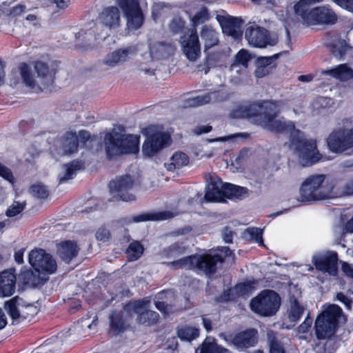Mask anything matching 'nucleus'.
<instances>
[{
  "label": "nucleus",
  "mask_w": 353,
  "mask_h": 353,
  "mask_svg": "<svg viewBox=\"0 0 353 353\" xmlns=\"http://www.w3.org/2000/svg\"><path fill=\"white\" fill-rule=\"evenodd\" d=\"M331 50L334 57L341 58L345 54V48L343 46L334 45Z\"/></svg>",
  "instance_id": "obj_58"
},
{
  "label": "nucleus",
  "mask_w": 353,
  "mask_h": 353,
  "mask_svg": "<svg viewBox=\"0 0 353 353\" xmlns=\"http://www.w3.org/2000/svg\"><path fill=\"white\" fill-rule=\"evenodd\" d=\"M0 176L3 177L10 183H13L14 180V176L10 169L4 165L1 162H0Z\"/></svg>",
  "instance_id": "obj_51"
},
{
  "label": "nucleus",
  "mask_w": 353,
  "mask_h": 353,
  "mask_svg": "<svg viewBox=\"0 0 353 353\" xmlns=\"http://www.w3.org/2000/svg\"><path fill=\"white\" fill-rule=\"evenodd\" d=\"M225 183H223L221 179H211L210 183L206 188L205 199L214 202L225 201Z\"/></svg>",
  "instance_id": "obj_20"
},
{
  "label": "nucleus",
  "mask_w": 353,
  "mask_h": 353,
  "mask_svg": "<svg viewBox=\"0 0 353 353\" xmlns=\"http://www.w3.org/2000/svg\"><path fill=\"white\" fill-rule=\"evenodd\" d=\"M273 57H261L256 60L257 65L268 68L273 61Z\"/></svg>",
  "instance_id": "obj_57"
},
{
  "label": "nucleus",
  "mask_w": 353,
  "mask_h": 353,
  "mask_svg": "<svg viewBox=\"0 0 353 353\" xmlns=\"http://www.w3.org/2000/svg\"><path fill=\"white\" fill-rule=\"evenodd\" d=\"M185 26V21L180 17H174L170 23V30L173 34L180 32Z\"/></svg>",
  "instance_id": "obj_47"
},
{
  "label": "nucleus",
  "mask_w": 353,
  "mask_h": 353,
  "mask_svg": "<svg viewBox=\"0 0 353 353\" xmlns=\"http://www.w3.org/2000/svg\"><path fill=\"white\" fill-rule=\"evenodd\" d=\"M26 9L25 5L18 4L15 6L10 8L8 10V14L12 17H16L21 14Z\"/></svg>",
  "instance_id": "obj_55"
},
{
  "label": "nucleus",
  "mask_w": 353,
  "mask_h": 353,
  "mask_svg": "<svg viewBox=\"0 0 353 353\" xmlns=\"http://www.w3.org/2000/svg\"><path fill=\"white\" fill-rule=\"evenodd\" d=\"M110 237V233L109 230L103 227L98 229L96 232V239L98 241H107Z\"/></svg>",
  "instance_id": "obj_53"
},
{
  "label": "nucleus",
  "mask_w": 353,
  "mask_h": 353,
  "mask_svg": "<svg viewBox=\"0 0 353 353\" xmlns=\"http://www.w3.org/2000/svg\"><path fill=\"white\" fill-rule=\"evenodd\" d=\"M170 137L165 132H157L147 138L143 145L142 152L144 156L151 157L160 150L170 145Z\"/></svg>",
  "instance_id": "obj_16"
},
{
  "label": "nucleus",
  "mask_w": 353,
  "mask_h": 353,
  "mask_svg": "<svg viewBox=\"0 0 353 353\" xmlns=\"http://www.w3.org/2000/svg\"><path fill=\"white\" fill-rule=\"evenodd\" d=\"M83 167V163L79 161H72V162L64 164L63 165V171L59 174V183H65L70 179L74 178L77 174V171L81 170Z\"/></svg>",
  "instance_id": "obj_30"
},
{
  "label": "nucleus",
  "mask_w": 353,
  "mask_h": 353,
  "mask_svg": "<svg viewBox=\"0 0 353 353\" xmlns=\"http://www.w3.org/2000/svg\"><path fill=\"white\" fill-rule=\"evenodd\" d=\"M150 303L149 300L130 302L126 305V310L133 311L138 315L137 321L139 323L150 326L157 323L159 317L157 312L148 309Z\"/></svg>",
  "instance_id": "obj_12"
},
{
  "label": "nucleus",
  "mask_w": 353,
  "mask_h": 353,
  "mask_svg": "<svg viewBox=\"0 0 353 353\" xmlns=\"http://www.w3.org/2000/svg\"><path fill=\"white\" fill-rule=\"evenodd\" d=\"M338 260V254L334 251L321 252L312 256L316 269L332 276L337 275Z\"/></svg>",
  "instance_id": "obj_13"
},
{
  "label": "nucleus",
  "mask_w": 353,
  "mask_h": 353,
  "mask_svg": "<svg viewBox=\"0 0 353 353\" xmlns=\"http://www.w3.org/2000/svg\"><path fill=\"white\" fill-rule=\"evenodd\" d=\"M139 137L125 134L123 128L113 129L104 137L106 154L112 158L123 154H135L139 151Z\"/></svg>",
  "instance_id": "obj_3"
},
{
  "label": "nucleus",
  "mask_w": 353,
  "mask_h": 353,
  "mask_svg": "<svg viewBox=\"0 0 353 353\" xmlns=\"http://www.w3.org/2000/svg\"><path fill=\"white\" fill-rule=\"evenodd\" d=\"M313 319L309 315L305 318V321L299 326L298 332L299 334H306L311 329Z\"/></svg>",
  "instance_id": "obj_52"
},
{
  "label": "nucleus",
  "mask_w": 353,
  "mask_h": 353,
  "mask_svg": "<svg viewBox=\"0 0 353 353\" xmlns=\"http://www.w3.org/2000/svg\"><path fill=\"white\" fill-rule=\"evenodd\" d=\"M210 19V14L208 10L203 7L192 18V23L193 28H196V26L203 24Z\"/></svg>",
  "instance_id": "obj_42"
},
{
  "label": "nucleus",
  "mask_w": 353,
  "mask_h": 353,
  "mask_svg": "<svg viewBox=\"0 0 353 353\" xmlns=\"http://www.w3.org/2000/svg\"><path fill=\"white\" fill-rule=\"evenodd\" d=\"M331 102L330 98L327 97H318L312 103V106L314 111L319 113L321 111L327 107L330 106Z\"/></svg>",
  "instance_id": "obj_44"
},
{
  "label": "nucleus",
  "mask_w": 353,
  "mask_h": 353,
  "mask_svg": "<svg viewBox=\"0 0 353 353\" xmlns=\"http://www.w3.org/2000/svg\"><path fill=\"white\" fill-rule=\"evenodd\" d=\"M28 261L35 271L38 272L52 274L57 268L55 259L43 249L32 250L29 253Z\"/></svg>",
  "instance_id": "obj_11"
},
{
  "label": "nucleus",
  "mask_w": 353,
  "mask_h": 353,
  "mask_svg": "<svg viewBox=\"0 0 353 353\" xmlns=\"http://www.w3.org/2000/svg\"><path fill=\"white\" fill-rule=\"evenodd\" d=\"M22 82L30 88L43 90L54 83L55 72L40 61L21 63L17 67Z\"/></svg>",
  "instance_id": "obj_2"
},
{
  "label": "nucleus",
  "mask_w": 353,
  "mask_h": 353,
  "mask_svg": "<svg viewBox=\"0 0 353 353\" xmlns=\"http://www.w3.org/2000/svg\"><path fill=\"white\" fill-rule=\"evenodd\" d=\"M100 22L110 29H117L120 26V11L115 6L105 8L99 15Z\"/></svg>",
  "instance_id": "obj_21"
},
{
  "label": "nucleus",
  "mask_w": 353,
  "mask_h": 353,
  "mask_svg": "<svg viewBox=\"0 0 353 353\" xmlns=\"http://www.w3.org/2000/svg\"><path fill=\"white\" fill-rule=\"evenodd\" d=\"M325 174H314L308 176L301 183L298 200L301 202L312 203L332 199L333 185L325 183Z\"/></svg>",
  "instance_id": "obj_4"
},
{
  "label": "nucleus",
  "mask_w": 353,
  "mask_h": 353,
  "mask_svg": "<svg viewBox=\"0 0 353 353\" xmlns=\"http://www.w3.org/2000/svg\"><path fill=\"white\" fill-rule=\"evenodd\" d=\"M337 21L335 12L327 7H318L312 9L309 12V18L306 19L307 25H333Z\"/></svg>",
  "instance_id": "obj_17"
},
{
  "label": "nucleus",
  "mask_w": 353,
  "mask_h": 353,
  "mask_svg": "<svg viewBox=\"0 0 353 353\" xmlns=\"http://www.w3.org/2000/svg\"><path fill=\"white\" fill-rule=\"evenodd\" d=\"M257 331L250 329L236 334L233 338V345L236 347H250L257 343Z\"/></svg>",
  "instance_id": "obj_23"
},
{
  "label": "nucleus",
  "mask_w": 353,
  "mask_h": 353,
  "mask_svg": "<svg viewBox=\"0 0 353 353\" xmlns=\"http://www.w3.org/2000/svg\"><path fill=\"white\" fill-rule=\"evenodd\" d=\"M137 52L134 46H127L117 49L108 54L103 60V63L110 68H114L129 61Z\"/></svg>",
  "instance_id": "obj_18"
},
{
  "label": "nucleus",
  "mask_w": 353,
  "mask_h": 353,
  "mask_svg": "<svg viewBox=\"0 0 353 353\" xmlns=\"http://www.w3.org/2000/svg\"><path fill=\"white\" fill-rule=\"evenodd\" d=\"M279 113L276 103L262 101L239 107L234 111V116L252 119L255 123L271 132L290 133V147L296 152L299 163L303 166L325 161L317 150L316 141L305 139L303 133L295 129L292 121L283 117L277 118Z\"/></svg>",
  "instance_id": "obj_1"
},
{
  "label": "nucleus",
  "mask_w": 353,
  "mask_h": 353,
  "mask_svg": "<svg viewBox=\"0 0 353 353\" xmlns=\"http://www.w3.org/2000/svg\"><path fill=\"white\" fill-rule=\"evenodd\" d=\"M200 353H214L213 345L204 342L201 345Z\"/></svg>",
  "instance_id": "obj_62"
},
{
  "label": "nucleus",
  "mask_w": 353,
  "mask_h": 353,
  "mask_svg": "<svg viewBox=\"0 0 353 353\" xmlns=\"http://www.w3.org/2000/svg\"><path fill=\"white\" fill-rule=\"evenodd\" d=\"M144 248L139 241L132 242L127 250L126 254L129 261H136L139 259L143 253Z\"/></svg>",
  "instance_id": "obj_37"
},
{
  "label": "nucleus",
  "mask_w": 353,
  "mask_h": 353,
  "mask_svg": "<svg viewBox=\"0 0 353 353\" xmlns=\"http://www.w3.org/2000/svg\"><path fill=\"white\" fill-rule=\"evenodd\" d=\"M262 234V230L258 228H249L245 232L246 237L254 239L259 245L263 244Z\"/></svg>",
  "instance_id": "obj_43"
},
{
  "label": "nucleus",
  "mask_w": 353,
  "mask_h": 353,
  "mask_svg": "<svg viewBox=\"0 0 353 353\" xmlns=\"http://www.w3.org/2000/svg\"><path fill=\"white\" fill-rule=\"evenodd\" d=\"M267 336L270 346V353H285L283 344L274 332L268 330Z\"/></svg>",
  "instance_id": "obj_36"
},
{
  "label": "nucleus",
  "mask_w": 353,
  "mask_h": 353,
  "mask_svg": "<svg viewBox=\"0 0 353 353\" xmlns=\"http://www.w3.org/2000/svg\"><path fill=\"white\" fill-rule=\"evenodd\" d=\"M269 73V68L257 65L254 74L257 78H262Z\"/></svg>",
  "instance_id": "obj_60"
},
{
  "label": "nucleus",
  "mask_w": 353,
  "mask_h": 353,
  "mask_svg": "<svg viewBox=\"0 0 353 353\" xmlns=\"http://www.w3.org/2000/svg\"><path fill=\"white\" fill-rule=\"evenodd\" d=\"M312 4L307 0H300L294 6V11L296 14L299 15L303 21L306 23V19L309 18V12L311 10L310 7Z\"/></svg>",
  "instance_id": "obj_41"
},
{
  "label": "nucleus",
  "mask_w": 353,
  "mask_h": 353,
  "mask_svg": "<svg viewBox=\"0 0 353 353\" xmlns=\"http://www.w3.org/2000/svg\"><path fill=\"white\" fill-rule=\"evenodd\" d=\"M61 148L64 154H71L77 152L78 142L76 132H67L61 139Z\"/></svg>",
  "instance_id": "obj_31"
},
{
  "label": "nucleus",
  "mask_w": 353,
  "mask_h": 353,
  "mask_svg": "<svg viewBox=\"0 0 353 353\" xmlns=\"http://www.w3.org/2000/svg\"><path fill=\"white\" fill-rule=\"evenodd\" d=\"M188 157L185 153L178 152L172 156L170 162L165 164V167L168 170L174 171L188 165Z\"/></svg>",
  "instance_id": "obj_34"
},
{
  "label": "nucleus",
  "mask_w": 353,
  "mask_h": 353,
  "mask_svg": "<svg viewBox=\"0 0 353 353\" xmlns=\"http://www.w3.org/2000/svg\"><path fill=\"white\" fill-rule=\"evenodd\" d=\"M31 192L34 196H36L39 199H46L48 197L49 194L46 187L41 184L32 185Z\"/></svg>",
  "instance_id": "obj_45"
},
{
  "label": "nucleus",
  "mask_w": 353,
  "mask_h": 353,
  "mask_svg": "<svg viewBox=\"0 0 353 353\" xmlns=\"http://www.w3.org/2000/svg\"><path fill=\"white\" fill-rule=\"evenodd\" d=\"M201 40L204 43V51L217 46L219 43V33L211 26H203L200 31Z\"/></svg>",
  "instance_id": "obj_26"
},
{
  "label": "nucleus",
  "mask_w": 353,
  "mask_h": 353,
  "mask_svg": "<svg viewBox=\"0 0 353 353\" xmlns=\"http://www.w3.org/2000/svg\"><path fill=\"white\" fill-rule=\"evenodd\" d=\"M25 250L21 249L14 253V260L18 264H22L23 263V253Z\"/></svg>",
  "instance_id": "obj_64"
},
{
  "label": "nucleus",
  "mask_w": 353,
  "mask_h": 353,
  "mask_svg": "<svg viewBox=\"0 0 353 353\" xmlns=\"http://www.w3.org/2000/svg\"><path fill=\"white\" fill-rule=\"evenodd\" d=\"M183 53L188 60L196 61L201 55V46L196 28L188 31L180 40Z\"/></svg>",
  "instance_id": "obj_14"
},
{
  "label": "nucleus",
  "mask_w": 353,
  "mask_h": 353,
  "mask_svg": "<svg viewBox=\"0 0 353 353\" xmlns=\"http://www.w3.org/2000/svg\"><path fill=\"white\" fill-rule=\"evenodd\" d=\"M329 149L341 153L353 148V124L349 120L343 121L334 129L327 139Z\"/></svg>",
  "instance_id": "obj_6"
},
{
  "label": "nucleus",
  "mask_w": 353,
  "mask_h": 353,
  "mask_svg": "<svg viewBox=\"0 0 353 353\" xmlns=\"http://www.w3.org/2000/svg\"><path fill=\"white\" fill-rule=\"evenodd\" d=\"M110 328L114 334H117L124 330L125 323L120 312H113L110 317Z\"/></svg>",
  "instance_id": "obj_38"
},
{
  "label": "nucleus",
  "mask_w": 353,
  "mask_h": 353,
  "mask_svg": "<svg viewBox=\"0 0 353 353\" xmlns=\"http://www.w3.org/2000/svg\"><path fill=\"white\" fill-rule=\"evenodd\" d=\"M253 25L248 27L245 33V39L250 45L256 48H265L266 46H274L278 42L277 37L271 35L268 31L256 24V21L250 22Z\"/></svg>",
  "instance_id": "obj_10"
},
{
  "label": "nucleus",
  "mask_w": 353,
  "mask_h": 353,
  "mask_svg": "<svg viewBox=\"0 0 353 353\" xmlns=\"http://www.w3.org/2000/svg\"><path fill=\"white\" fill-rule=\"evenodd\" d=\"M341 313L339 306L332 305L317 316L314 327L319 339L330 338L334 334Z\"/></svg>",
  "instance_id": "obj_7"
},
{
  "label": "nucleus",
  "mask_w": 353,
  "mask_h": 353,
  "mask_svg": "<svg viewBox=\"0 0 353 353\" xmlns=\"http://www.w3.org/2000/svg\"><path fill=\"white\" fill-rule=\"evenodd\" d=\"M341 8L353 11V0H332Z\"/></svg>",
  "instance_id": "obj_56"
},
{
  "label": "nucleus",
  "mask_w": 353,
  "mask_h": 353,
  "mask_svg": "<svg viewBox=\"0 0 353 353\" xmlns=\"http://www.w3.org/2000/svg\"><path fill=\"white\" fill-rule=\"evenodd\" d=\"M256 284L255 281L240 283L236 285V290L242 295L248 294L254 290Z\"/></svg>",
  "instance_id": "obj_48"
},
{
  "label": "nucleus",
  "mask_w": 353,
  "mask_h": 353,
  "mask_svg": "<svg viewBox=\"0 0 353 353\" xmlns=\"http://www.w3.org/2000/svg\"><path fill=\"white\" fill-rule=\"evenodd\" d=\"M24 209V205L19 202H14L12 205L10 206L9 208L6 210V214L8 217H12L20 212H21Z\"/></svg>",
  "instance_id": "obj_49"
},
{
  "label": "nucleus",
  "mask_w": 353,
  "mask_h": 353,
  "mask_svg": "<svg viewBox=\"0 0 353 353\" xmlns=\"http://www.w3.org/2000/svg\"><path fill=\"white\" fill-rule=\"evenodd\" d=\"M199 335V330L192 327H183L178 330L177 336L183 341H191Z\"/></svg>",
  "instance_id": "obj_39"
},
{
  "label": "nucleus",
  "mask_w": 353,
  "mask_h": 353,
  "mask_svg": "<svg viewBox=\"0 0 353 353\" xmlns=\"http://www.w3.org/2000/svg\"><path fill=\"white\" fill-rule=\"evenodd\" d=\"M156 307L162 313L166 314L168 312V305L164 301H155Z\"/></svg>",
  "instance_id": "obj_63"
},
{
  "label": "nucleus",
  "mask_w": 353,
  "mask_h": 353,
  "mask_svg": "<svg viewBox=\"0 0 353 353\" xmlns=\"http://www.w3.org/2000/svg\"><path fill=\"white\" fill-rule=\"evenodd\" d=\"M336 299L340 302L343 303L345 305V306H346L347 308H351V307H352V300L348 296H347L344 294L340 292V293L337 294Z\"/></svg>",
  "instance_id": "obj_59"
},
{
  "label": "nucleus",
  "mask_w": 353,
  "mask_h": 353,
  "mask_svg": "<svg viewBox=\"0 0 353 353\" xmlns=\"http://www.w3.org/2000/svg\"><path fill=\"white\" fill-rule=\"evenodd\" d=\"M322 73L330 75L341 81H346L353 79V70L346 64L339 65L334 68L324 70Z\"/></svg>",
  "instance_id": "obj_29"
},
{
  "label": "nucleus",
  "mask_w": 353,
  "mask_h": 353,
  "mask_svg": "<svg viewBox=\"0 0 353 353\" xmlns=\"http://www.w3.org/2000/svg\"><path fill=\"white\" fill-rule=\"evenodd\" d=\"M251 309L261 316L274 314L280 307V297L273 290H264L250 303Z\"/></svg>",
  "instance_id": "obj_8"
},
{
  "label": "nucleus",
  "mask_w": 353,
  "mask_h": 353,
  "mask_svg": "<svg viewBox=\"0 0 353 353\" xmlns=\"http://www.w3.org/2000/svg\"><path fill=\"white\" fill-rule=\"evenodd\" d=\"M341 270L345 276L353 281V265L347 262L341 263Z\"/></svg>",
  "instance_id": "obj_54"
},
{
  "label": "nucleus",
  "mask_w": 353,
  "mask_h": 353,
  "mask_svg": "<svg viewBox=\"0 0 353 353\" xmlns=\"http://www.w3.org/2000/svg\"><path fill=\"white\" fill-rule=\"evenodd\" d=\"M333 198L353 196V177L339 180L332 187Z\"/></svg>",
  "instance_id": "obj_28"
},
{
  "label": "nucleus",
  "mask_w": 353,
  "mask_h": 353,
  "mask_svg": "<svg viewBox=\"0 0 353 353\" xmlns=\"http://www.w3.org/2000/svg\"><path fill=\"white\" fill-rule=\"evenodd\" d=\"M16 280L14 270H6L0 273V296H9L14 292Z\"/></svg>",
  "instance_id": "obj_22"
},
{
  "label": "nucleus",
  "mask_w": 353,
  "mask_h": 353,
  "mask_svg": "<svg viewBox=\"0 0 353 353\" xmlns=\"http://www.w3.org/2000/svg\"><path fill=\"white\" fill-rule=\"evenodd\" d=\"M22 305L23 299L17 296L5 303V309L14 323H19L23 321L21 316Z\"/></svg>",
  "instance_id": "obj_27"
},
{
  "label": "nucleus",
  "mask_w": 353,
  "mask_h": 353,
  "mask_svg": "<svg viewBox=\"0 0 353 353\" xmlns=\"http://www.w3.org/2000/svg\"><path fill=\"white\" fill-rule=\"evenodd\" d=\"M37 314V308L32 304L26 303L23 299L21 316L22 319L34 316Z\"/></svg>",
  "instance_id": "obj_46"
},
{
  "label": "nucleus",
  "mask_w": 353,
  "mask_h": 353,
  "mask_svg": "<svg viewBox=\"0 0 353 353\" xmlns=\"http://www.w3.org/2000/svg\"><path fill=\"white\" fill-rule=\"evenodd\" d=\"M216 20L224 34L234 38H237L241 34V27L243 21L241 18L218 14L216 15Z\"/></svg>",
  "instance_id": "obj_19"
},
{
  "label": "nucleus",
  "mask_w": 353,
  "mask_h": 353,
  "mask_svg": "<svg viewBox=\"0 0 353 353\" xmlns=\"http://www.w3.org/2000/svg\"><path fill=\"white\" fill-rule=\"evenodd\" d=\"M291 307L289 312V319L292 322L297 321L303 315L304 307L301 306L295 298H291Z\"/></svg>",
  "instance_id": "obj_40"
},
{
  "label": "nucleus",
  "mask_w": 353,
  "mask_h": 353,
  "mask_svg": "<svg viewBox=\"0 0 353 353\" xmlns=\"http://www.w3.org/2000/svg\"><path fill=\"white\" fill-rule=\"evenodd\" d=\"M212 130V126L210 125H201L195 128L193 130L194 134L199 135L203 133L209 132Z\"/></svg>",
  "instance_id": "obj_61"
},
{
  "label": "nucleus",
  "mask_w": 353,
  "mask_h": 353,
  "mask_svg": "<svg viewBox=\"0 0 353 353\" xmlns=\"http://www.w3.org/2000/svg\"><path fill=\"white\" fill-rule=\"evenodd\" d=\"M223 262V258L218 254L191 255L167 263L172 269L195 270L203 272L206 275L213 274L219 264Z\"/></svg>",
  "instance_id": "obj_5"
},
{
  "label": "nucleus",
  "mask_w": 353,
  "mask_h": 353,
  "mask_svg": "<svg viewBox=\"0 0 353 353\" xmlns=\"http://www.w3.org/2000/svg\"><path fill=\"white\" fill-rule=\"evenodd\" d=\"M225 96L220 91H214L205 93L203 95L197 96L189 99L186 101L187 106H199L205 105L210 102H218L223 101Z\"/></svg>",
  "instance_id": "obj_25"
},
{
  "label": "nucleus",
  "mask_w": 353,
  "mask_h": 353,
  "mask_svg": "<svg viewBox=\"0 0 353 353\" xmlns=\"http://www.w3.org/2000/svg\"><path fill=\"white\" fill-rule=\"evenodd\" d=\"M185 250L186 248L182 243L177 242L163 249L161 254L163 258L176 260V259L185 253Z\"/></svg>",
  "instance_id": "obj_33"
},
{
  "label": "nucleus",
  "mask_w": 353,
  "mask_h": 353,
  "mask_svg": "<svg viewBox=\"0 0 353 353\" xmlns=\"http://www.w3.org/2000/svg\"><path fill=\"white\" fill-rule=\"evenodd\" d=\"M134 185V181L130 175H125L112 181L109 184L111 193L124 201H134L136 197L134 194L129 193Z\"/></svg>",
  "instance_id": "obj_15"
},
{
  "label": "nucleus",
  "mask_w": 353,
  "mask_h": 353,
  "mask_svg": "<svg viewBox=\"0 0 353 353\" xmlns=\"http://www.w3.org/2000/svg\"><path fill=\"white\" fill-rule=\"evenodd\" d=\"M225 199L231 200H241L248 196V189L244 187L225 183Z\"/></svg>",
  "instance_id": "obj_32"
},
{
  "label": "nucleus",
  "mask_w": 353,
  "mask_h": 353,
  "mask_svg": "<svg viewBox=\"0 0 353 353\" xmlns=\"http://www.w3.org/2000/svg\"><path fill=\"white\" fill-rule=\"evenodd\" d=\"M173 214L169 211L161 212L153 214H139L132 218L134 222H141L149 220L161 221L173 217Z\"/></svg>",
  "instance_id": "obj_35"
},
{
  "label": "nucleus",
  "mask_w": 353,
  "mask_h": 353,
  "mask_svg": "<svg viewBox=\"0 0 353 353\" xmlns=\"http://www.w3.org/2000/svg\"><path fill=\"white\" fill-rule=\"evenodd\" d=\"M117 3L126 19L128 28L136 30L141 28L144 17L139 0H117Z\"/></svg>",
  "instance_id": "obj_9"
},
{
  "label": "nucleus",
  "mask_w": 353,
  "mask_h": 353,
  "mask_svg": "<svg viewBox=\"0 0 353 353\" xmlns=\"http://www.w3.org/2000/svg\"><path fill=\"white\" fill-rule=\"evenodd\" d=\"M250 59V57L248 52L245 50H241L236 56V63L247 68Z\"/></svg>",
  "instance_id": "obj_50"
},
{
  "label": "nucleus",
  "mask_w": 353,
  "mask_h": 353,
  "mask_svg": "<svg viewBox=\"0 0 353 353\" xmlns=\"http://www.w3.org/2000/svg\"><path fill=\"white\" fill-rule=\"evenodd\" d=\"M79 247L76 242L65 241L59 243L57 246V254L65 262L69 263L77 256Z\"/></svg>",
  "instance_id": "obj_24"
}]
</instances>
